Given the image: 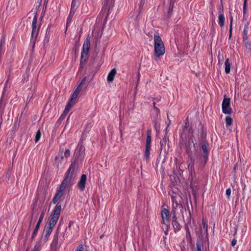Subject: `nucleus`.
Wrapping results in <instances>:
<instances>
[{
	"instance_id": "f257e3e1",
	"label": "nucleus",
	"mask_w": 251,
	"mask_h": 251,
	"mask_svg": "<svg viewBox=\"0 0 251 251\" xmlns=\"http://www.w3.org/2000/svg\"><path fill=\"white\" fill-rule=\"evenodd\" d=\"M154 55L158 57L163 55L165 53V47L162 39L158 33L154 34Z\"/></svg>"
},
{
	"instance_id": "f03ea898",
	"label": "nucleus",
	"mask_w": 251,
	"mask_h": 251,
	"mask_svg": "<svg viewBox=\"0 0 251 251\" xmlns=\"http://www.w3.org/2000/svg\"><path fill=\"white\" fill-rule=\"evenodd\" d=\"M170 217L171 215L169 210L167 208L162 207L161 210V224L162 225V228L165 234H168L169 228L170 227Z\"/></svg>"
},
{
	"instance_id": "7ed1b4c3",
	"label": "nucleus",
	"mask_w": 251,
	"mask_h": 251,
	"mask_svg": "<svg viewBox=\"0 0 251 251\" xmlns=\"http://www.w3.org/2000/svg\"><path fill=\"white\" fill-rule=\"evenodd\" d=\"M90 39L91 37L89 35H88L86 40L85 41L82 48V51L81 52V61L80 65L81 68H83V65H84L86 60H87V55L89 51V49L90 47Z\"/></svg>"
},
{
	"instance_id": "20e7f679",
	"label": "nucleus",
	"mask_w": 251,
	"mask_h": 251,
	"mask_svg": "<svg viewBox=\"0 0 251 251\" xmlns=\"http://www.w3.org/2000/svg\"><path fill=\"white\" fill-rule=\"evenodd\" d=\"M61 211V205L60 204H57L53 210L52 214L50 216V220L48 226L52 228L54 227L58 220Z\"/></svg>"
},
{
	"instance_id": "39448f33",
	"label": "nucleus",
	"mask_w": 251,
	"mask_h": 251,
	"mask_svg": "<svg viewBox=\"0 0 251 251\" xmlns=\"http://www.w3.org/2000/svg\"><path fill=\"white\" fill-rule=\"evenodd\" d=\"M75 170V163H72L66 173L65 177L63 180V182L69 185L74 181L75 178V176L74 175Z\"/></svg>"
},
{
	"instance_id": "423d86ee",
	"label": "nucleus",
	"mask_w": 251,
	"mask_h": 251,
	"mask_svg": "<svg viewBox=\"0 0 251 251\" xmlns=\"http://www.w3.org/2000/svg\"><path fill=\"white\" fill-rule=\"evenodd\" d=\"M201 149L203 153L199 156L198 160L201 164V165L202 167H203L207 162L209 154V152L205 142H203L202 143Z\"/></svg>"
},
{
	"instance_id": "0eeeda50",
	"label": "nucleus",
	"mask_w": 251,
	"mask_h": 251,
	"mask_svg": "<svg viewBox=\"0 0 251 251\" xmlns=\"http://www.w3.org/2000/svg\"><path fill=\"white\" fill-rule=\"evenodd\" d=\"M37 18L38 16L37 14H35L34 15V17L33 18L32 22V32H31V40H33L34 42H35L37 36L39 32V28H37Z\"/></svg>"
},
{
	"instance_id": "6e6552de",
	"label": "nucleus",
	"mask_w": 251,
	"mask_h": 251,
	"mask_svg": "<svg viewBox=\"0 0 251 251\" xmlns=\"http://www.w3.org/2000/svg\"><path fill=\"white\" fill-rule=\"evenodd\" d=\"M230 98H227L225 96L222 104V111L224 113L227 114L232 113L233 111L230 106Z\"/></svg>"
},
{
	"instance_id": "1a4fd4ad",
	"label": "nucleus",
	"mask_w": 251,
	"mask_h": 251,
	"mask_svg": "<svg viewBox=\"0 0 251 251\" xmlns=\"http://www.w3.org/2000/svg\"><path fill=\"white\" fill-rule=\"evenodd\" d=\"M114 0H104V12H106L104 22H106L107 18L109 15V12L110 9L113 7Z\"/></svg>"
},
{
	"instance_id": "9d476101",
	"label": "nucleus",
	"mask_w": 251,
	"mask_h": 251,
	"mask_svg": "<svg viewBox=\"0 0 251 251\" xmlns=\"http://www.w3.org/2000/svg\"><path fill=\"white\" fill-rule=\"evenodd\" d=\"M186 120L187 122H185V125L183 128L182 133L181 134V137L182 138H186V137H190L193 134L191 129H188L189 122L187 119Z\"/></svg>"
},
{
	"instance_id": "9b49d317",
	"label": "nucleus",
	"mask_w": 251,
	"mask_h": 251,
	"mask_svg": "<svg viewBox=\"0 0 251 251\" xmlns=\"http://www.w3.org/2000/svg\"><path fill=\"white\" fill-rule=\"evenodd\" d=\"M86 179V175L85 174H83L81 176L80 179L77 184V186L81 191H83L85 189Z\"/></svg>"
},
{
	"instance_id": "f8f14e48",
	"label": "nucleus",
	"mask_w": 251,
	"mask_h": 251,
	"mask_svg": "<svg viewBox=\"0 0 251 251\" xmlns=\"http://www.w3.org/2000/svg\"><path fill=\"white\" fill-rule=\"evenodd\" d=\"M44 212H43L41 213V214L40 215L39 220H38V221L36 225L35 228L32 233V237H31L32 239H33L34 238L35 235L36 234V233L38 230V229L39 228L40 224L41 223V222L44 218Z\"/></svg>"
},
{
	"instance_id": "ddd939ff",
	"label": "nucleus",
	"mask_w": 251,
	"mask_h": 251,
	"mask_svg": "<svg viewBox=\"0 0 251 251\" xmlns=\"http://www.w3.org/2000/svg\"><path fill=\"white\" fill-rule=\"evenodd\" d=\"M218 23L221 27H223L224 25L225 16L223 10L219 12Z\"/></svg>"
},
{
	"instance_id": "4468645a",
	"label": "nucleus",
	"mask_w": 251,
	"mask_h": 251,
	"mask_svg": "<svg viewBox=\"0 0 251 251\" xmlns=\"http://www.w3.org/2000/svg\"><path fill=\"white\" fill-rule=\"evenodd\" d=\"M78 95V94L74 92L71 97V99L69 100L67 105L72 107L76 102Z\"/></svg>"
},
{
	"instance_id": "2eb2a0df",
	"label": "nucleus",
	"mask_w": 251,
	"mask_h": 251,
	"mask_svg": "<svg viewBox=\"0 0 251 251\" xmlns=\"http://www.w3.org/2000/svg\"><path fill=\"white\" fill-rule=\"evenodd\" d=\"M116 74V69H113L108 74L107 76V81L108 82H112L114 80V76Z\"/></svg>"
},
{
	"instance_id": "dca6fc26",
	"label": "nucleus",
	"mask_w": 251,
	"mask_h": 251,
	"mask_svg": "<svg viewBox=\"0 0 251 251\" xmlns=\"http://www.w3.org/2000/svg\"><path fill=\"white\" fill-rule=\"evenodd\" d=\"M63 193L56 191V193L52 199V202L55 204L60 200L63 196Z\"/></svg>"
},
{
	"instance_id": "f3484780",
	"label": "nucleus",
	"mask_w": 251,
	"mask_h": 251,
	"mask_svg": "<svg viewBox=\"0 0 251 251\" xmlns=\"http://www.w3.org/2000/svg\"><path fill=\"white\" fill-rule=\"evenodd\" d=\"M173 220L172 221V225L174 228L175 231H178L180 229V225L176 221V218L175 214L173 217Z\"/></svg>"
},
{
	"instance_id": "a211bd4d",
	"label": "nucleus",
	"mask_w": 251,
	"mask_h": 251,
	"mask_svg": "<svg viewBox=\"0 0 251 251\" xmlns=\"http://www.w3.org/2000/svg\"><path fill=\"white\" fill-rule=\"evenodd\" d=\"M147 139L146 143V146L151 147V130L149 129L147 131Z\"/></svg>"
},
{
	"instance_id": "6ab92c4d",
	"label": "nucleus",
	"mask_w": 251,
	"mask_h": 251,
	"mask_svg": "<svg viewBox=\"0 0 251 251\" xmlns=\"http://www.w3.org/2000/svg\"><path fill=\"white\" fill-rule=\"evenodd\" d=\"M231 64L229 61V58H227L225 61V72L226 74H228L230 71Z\"/></svg>"
},
{
	"instance_id": "aec40b11",
	"label": "nucleus",
	"mask_w": 251,
	"mask_h": 251,
	"mask_svg": "<svg viewBox=\"0 0 251 251\" xmlns=\"http://www.w3.org/2000/svg\"><path fill=\"white\" fill-rule=\"evenodd\" d=\"M71 108V106H69L68 105H67L63 114L61 115V116L59 118L60 120H62L65 118Z\"/></svg>"
},
{
	"instance_id": "412c9836",
	"label": "nucleus",
	"mask_w": 251,
	"mask_h": 251,
	"mask_svg": "<svg viewBox=\"0 0 251 251\" xmlns=\"http://www.w3.org/2000/svg\"><path fill=\"white\" fill-rule=\"evenodd\" d=\"M68 185V184H67V183L62 181V182L61 183V185L59 186V187L57 190V191L64 193V192L66 188V187Z\"/></svg>"
},
{
	"instance_id": "4be33fe9",
	"label": "nucleus",
	"mask_w": 251,
	"mask_h": 251,
	"mask_svg": "<svg viewBox=\"0 0 251 251\" xmlns=\"http://www.w3.org/2000/svg\"><path fill=\"white\" fill-rule=\"evenodd\" d=\"M202 228L205 229V232H206V237L208 236V231H207V225L206 223V222L204 219L202 220V226L201 227V230L202 231Z\"/></svg>"
},
{
	"instance_id": "5701e85b",
	"label": "nucleus",
	"mask_w": 251,
	"mask_h": 251,
	"mask_svg": "<svg viewBox=\"0 0 251 251\" xmlns=\"http://www.w3.org/2000/svg\"><path fill=\"white\" fill-rule=\"evenodd\" d=\"M41 248V241H38L36 243L33 250L31 251H40Z\"/></svg>"
},
{
	"instance_id": "b1692460",
	"label": "nucleus",
	"mask_w": 251,
	"mask_h": 251,
	"mask_svg": "<svg viewBox=\"0 0 251 251\" xmlns=\"http://www.w3.org/2000/svg\"><path fill=\"white\" fill-rule=\"evenodd\" d=\"M5 108V103H3L1 99L0 101V117L2 118V114Z\"/></svg>"
},
{
	"instance_id": "393cba45",
	"label": "nucleus",
	"mask_w": 251,
	"mask_h": 251,
	"mask_svg": "<svg viewBox=\"0 0 251 251\" xmlns=\"http://www.w3.org/2000/svg\"><path fill=\"white\" fill-rule=\"evenodd\" d=\"M80 3V0H73L72 2L71 6L75 8H77Z\"/></svg>"
},
{
	"instance_id": "a878e982",
	"label": "nucleus",
	"mask_w": 251,
	"mask_h": 251,
	"mask_svg": "<svg viewBox=\"0 0 251 251\" xmlns=\"http://www.w3.org/2000/svg\"><path fill=\"white\" fill-rule=\"evenodd\" d=\"M151 147L146 146V150L145 151V157L147 160H148L150 157V151Z\"/></svg>"
},
{
	"instance_id": "bb28decb",
	"label": "nucleus",
	"mask_w": 251,
	"mask_h": 251,
	"mask_svg": "<svg viewBox=\"0 0 251 251\" xmlns=\"http://www.w3.org/2000/svg\"><path fill=\"white\" fill-rule=\"evenodd\" d=\"M248 32V26L247 25H245L243 31V39L247 40V34Z\"/></svg>"
},
{
	"instance_id": "cd10ccee",
	"label": "nucleus",
	"mask_w": 251,
	"mask_h": 251,
	"mask_svg": "<svg viewBox=\"0 0 251 251\" xmlns=\"http://www.w3.org/2000/svg\"><path fill=\"white\" fill-rule=\"evenodd\" d=\"M176 0H170V5H169V14H172L173 12V9L174 7V4L175 3Z\"/></svg>"
},
{
	"instance_id": "c85d7f7f",
	"label": "nucleus",
	"mask_w": 251,
	"mask_h": 251,
	"mask_svg": "<svg viewBox=\"0 0 251 251\" xmlns=\"http://www.w3.org/2000/svg\"><path fill=\"white\" fill-rule=\"evenodd\" d=\"M226 126H229L231 125L232 123V118L229 116H226Z\"/></svg>"
},
{
	"instance_id": "c756f323",
	"label": "nucleus",
	"mask_w": 251,
	"mask_h": 251,
	"mask_svg": "<svg viewBox=\"0 0 251 251\" xmlns=\"http://www.w3.org/2000/svg\"><path fill=\"white\" fill-rule=\"evenodd\" d=\"M186 238L188 241H191L192 240V239H191V234H190V232L189 231V228L188 226L186 227Z\"/></svg>"
},
{
	"instance_id": "7c9ffc66",
	"label": "nucleus",
	"mask_w": 251,
	"mask_h": 251,
	"mask_svg": "<svg viewBox=\"0 0 251 251\" xmlns=\"http://www.w3.org/2000/svg\"><path fill=\"white\" fill-rule=\"evenodd\" d=\"M52 228H53L52 227H50L49 226H47V227L46 228V234H45V236L46 237H48L50 235V234L52 232Z\"/></svg>"
},
{
	"instance_id": "2f4dec72",
	"label": "nucleus",
	"mask_w": 251,
	"mask_h": 251,
	"mask_svg": "<svg viewBox=\"0 0 251 251\" xmlns=\"http://www.w3.org/2000/svg\"><path fill=\"white\" fill-rule=\"evenodd\" d=\"M41 133L40 131V130H38L37 132H36L35 138V141L36 143H37L40 139L41 137Z\"/></svg>"
},
{
	"instance_id": "473e14b6",
	"label": "nucleus",
	"mask_w": 251,
	"mask_h": 251,
	"mask_svg": "<svg viewBox=\"0 0 251 251\" xmlns=\"http://www.w3.org/2000/svg\"><path fill=\"white\" fill-rule=\"evenodd\" d=\"M87 79V77L86 76L84 77L81 80V82L79 83V84L78 85V86L79 87L82 89L83 87L84 83H85Z\"/></svg>"
},
{
	"instance_id": "72a5a7b5",
	"label": "nucleus",
	"mask_w": 251,
	"mask_h": 251,
	"mask_svg": "<svg viewBox=\"0 0 251 251\" xmlns=\"http://www.w3.org/2000/svg\"><path fill=\"white\" fill-rule=\"evenodd\" d=\"M76 9H77L76 8H75V7L73 8V7L71 6L70 13V15H69V18H72V17L74 15V14L75 13V11Z\"/></svg>"
},
{
	"instance_id": "f704fd0d",
	"label": "nucleus",
	"mask_w": 251,
	"mask_h": 251,
	"mask_svg": "<svg viewBox=\"0 0 251 251\" xmlns=\"http://www.w3.org/2000/svg\"><path fill=\"white\" fill-rule=\"evenodd\" d=\"M77 149L79 151L80 155H82L84 153V148L82 145H78Z\"/></svg>"
},
{
	"instance_id": "c9c22d12",
	"label": "nucleus",
	"mask_w": 251,
	"mask_h": 251,
	"mask_svg": "<svg viewBox=\"0 0 251 251\" xmlns=\"http://www.w3.org/2000/svg\"><path fill=\"white\" fill-rule=\"evenodd\" d=\"M178 206V204L177 201H176L175 204H173V205H172V206H173L172 211L174 212V215L175 214L176 209V208Z\"/></svg>"
},
{
	"instance_id": "e433bc0d",
	"label": "nucleus",
	"mask_w": 251,
	"mask_h": 251,
	"mask_svg": "<svg viewBox=\"0 0 251 251\" xmlns=\"http://www.w3.org/2000/svg\"><path fill=\"white\" fill-rule=\"evenodd\" d=\"M232 18H231L230 26H229V39L231 38V35H232Z\"/></svg>"
},
{
	"instance_id": "4c0bfd02",
	"label": "nucleus",
	"mask_w": 251,
	"mask_h": 251,
	"mask_svg": "<svg viewBox=\"0 0 251 251\" xmlns=\"http://www.w3.org/2000/svg\"><path fill=\"white\" fill-rule=\"evenodd\" d=\"M247 0H244V5H243V13L244 14L246 13L247 12Z\"/></svg>"
},
{
	"instance_id": "58836bf2",
	"label": "nucleus",
	"mask_w": 251,
	"mask_h": 251,
	"mask_svg": "<svg viewBox=\"0 0 251 251\" xmlns=\"http://www.w3.org/2000/svg\"><path fill=\"white\" fill-rule=\"evenodd\" d=\"M70 155V151L69 149H67L65 150L64 152V156L66 158H68Z\"/></svg>"
},
{
	"instance_id": "ea45409f",
	"label": "nucleus",
	"mask_w": 251,
	"mask_h": 251,
	"mask_svg": "<svg viewBox=\"0 0 251 251\" xmlns=\"http://www.w3.org/2000/svg\"><path fill=\"white\" fill-rule=\"evenodd\" d=\"M202 244L199 242H197V251H201V247Z\"/></svg>"
},
{
	"instance_id": "a19ab883",
	"label": "nucleus",
	"mask_w": 251,
	"mask_h": 251,
	"mask_svg": "<svg viewBox=\"0 0 251 251\" xmlns=\"http://www.w3.org/2000/svg\"><path fill=\"white\" fill-rule=\"evenodd\" d=\"M166 137H165L163 139L160 141V145H161V148H162V147L163 146H165L166 145Z\"/></svg>"
},
{
	"instance_id": "79ce46f5",
	"label": "nucleus",
	"mask_w": 251,
	"mask_h": 251,
	"mask_svg": "<svg viewBox=\"0 0 251 251\" xmlns=\"http://www.w3.org/2000/svg\"><path fill=\"white\" fill-rule=\"evenodd\" d=\"M84 251V248L82 244L79 245L75 250V251Z\"/></svg>"
},
{
	"instance_id": "37998d69",
	"label": "nucleus",
	"mask_w": 251,
	"mask_h": 251,
	"mask_svg": "<svg viewBox=\"0 0 251 251\" xmlns=\"http://www.w3.org/2000/svg\"><path fill=\"white\" fill-rule=\"evenodd\" d=\"M81 90V88L77 86L76 88L75 89V91H74V93L78 95L79 92H80Z\"/></svg>"
},
{
	"instance_id": "c03bdc74",
	"label": "nucleus",
	"mask_w": 251,
	"mask_h": 251,
	"mask_svg": "<svg viewBox=\"0 0 251 251\" xmlns=\"http://www.w3.org/2000/svg\"><path fill=\"white\" fill-rule=\"evenodd\" d=\"M81 90V88L77 86L76 88L75 89V91H74V93L78 95L79 92H80Z\"/></svg>"
},
{
	"instance_id": "a18cd8bd",
	"label": "nucleus",
	"mask_w": 251,
	"mask_h": 251,
	"mask_svg": "<svg viewBox=\"0 0 251 251\" xmlns=\"http://www.w3.org/2000/svg\"><path fill=\"white\" fill-rule=\"evenodd\" d=\"M230 194H231V190L230 188H228L226 190V195L229 198Z\"/></svg>"
},
{
	"instance_id": "49530a36",
	"label": "nucleus",
	"mask_w": 251,
	"mask_h": 251,
	"mask_svg": "<svg viewBox=\"0 0 251 251\" xmlns=\"http://www.w3.org/2000/svg\"><path fill=\"white\" fill-rule=\"evenodd\" d=\"M176 196L171 195L173 204H175L176 201H177L176 199Z\"/></svg>"
},
{
	"instance_id": "de8ad7c7",
	"label": "nucleus",
	"mask_w": 251,
	"mask_h": 251,
	"mask_svg": "<svg viewBox=\"0 0 251 251\" xmlns=\"http://www.w3.org/2000/svg\"><path fill=\"white\" fill-rule=\"evenodd\" d=\"M236 242H237V241L236 239H233L231 242V245L232 246H234L236 245Z\"/></svg>"
},
{
	"instance_id": "09e8293b",
	"label": "nucleus",
	"mask_w": 251,
	"mask_h": 251,
	"mask_svg": "<svg viewBox=\"0 0 251 251\" xmlns=\"http://www.w3.org/2000/svg\"><path fill=\"white\" fill-rule=\"evenodd\" d=\"M140 74L139 73H138V79H137V84H138L139 80H140Z\"/></svg>"
},
{
	"instance_id": "8fccbe9b",
	"label": "nucleus",
	"mask_w": 251,
	"mask_h": 251,
	"mask_svg": "<svg viewBox=\"0 0 251 251\" xmlns=\"http://www.w3.org/2000/svg\"><path fill=\"white\" fill-rule=\"evenodd\" d=\"M144 4V0H141L140 7H141V6L143 5Z\"/></svg>"
},
{
	"instance_id": "3c124183",
	"label": "nucleus",
	"mask_w": 251,
	"mask_h": 251,
	"mask_svg": "<svg viewBox=\"0 0 251 251\" xmlns=\"http://www.w3.org/2000/svg\"><path fill=\"white\" fill-rule=\"evenodd\" d=\"M154 126L155 128V129H156V130H157V128H158V126H157V123H156V122H154Z\"/></svg>"
},
{
	"instance_id": "603ef678",
	"label": "nucleus",
	"mask_w": 251,
	"mask_h": 251,
	"mask_svg": "<svg viewBox=\"0 0 251 251\" xmlns=\"http://www.w3.org/2000/svg\"><path fill=\"white\" fill-rule=\"evenodd\" d=\"M193 167H194V164H191H191H189V165H188V168H190V169H191V170L193 169Z\"/></svg>"
},
{
	"instance_id": "864d4df0",
	"label": "nucleus",
	"mask_w": 251,
	"mask_h": 251,
	"mask_svg": "<svg viewBox=\"0 0 251 251\" xmlns=\"http://www.w3.org/2000/svg\"><path fill=\"white\" fill-rule=\"evenodd\" d=\"M154 109L155 110L156 113H159L160 111H159V109L156 107V106H154Z\"/></svg>"
},
{
	"instance_id": "5fc2aeb1",
	"label": "nucleus",
	"mask_w": 251,
	"mask_h": 251,
	"mask_svg": "<svg viewBox=\"0 0 251 251\" xmlns=\"http://www.w3.org/2000/svg\"><path fill=\"white\" fill-rule=\"evenodd\" d=\"M7 81L8 80L6 81V83H5V87L4 88V89H3V92H2V95H3L4 94V93H5V87H6V84L7 83Z\"/></svg>"
},
{
	"instance_id": "6e6d98bb",
	"label": "nucleus",
	"mask_w": 251,
	"mask_h": 251,
	"mask_svg": "<svg viewBox=\"0 0 251 251\" xmlns=\"http://www.w3.org/2000/svg\"><path fill=\"white\" fill-rule=\"evenodd\" d=\"M238 164L236 163L235 166H234V171H235V170L237 169V168H238Z\"/></svg>"
},
{
	"instance_id": "4d7b16f0",
	"label": "nucleus",
	"mask_w": 251,
	"mask_h": 251,
	"mask_svg": "<svg viewBox=\"0 0 251 251\" xmlns=\"http://www.w3.org/2000/svg\"><path fill=\"white\" fill-rule=\"evenodd\" d=\"M73 223L72 222L70 221L69 224V227H71V225H72Z\"/></svg>"
},
{
	"instance_id": "13d9d810",
	"label": "nucleus",
	"mask_w": 251,
	"mask_h": 251,
	"mask_svg": "<svg viewBox=\"0 0 251 251\" xmlns=\"http://www.w3.org/2000/svg\"><path fill=\"white\" fill-rule=\"evenodd\" d=\"M71 18H69V17L67 19V23L69 22V21H71Z\"/></svg>"
},
{
	"instance_id": "bf43d9fd",
	"label": "nucleus",
	"mask_w": 251,
	"mask_h": 251,
	"mask_svg": "<svg viewBox=\"0 0 251 251\" xmlns=\"http://www.w3.org/2000/svg\"><path fill=\"white\" fill-rule=\"evenodd\" d=\"M58 159V156H56L55 158V160H57Z\"/></svg>"
},
{
	"instance_id": "052dcab7",
	"label": "nucleus",
	"mask_w": 251,
	"mask_h": 251,
	"mask_svg": "<svg viewBox=\"0 0 251 251\" xmlns=\"http://www.w3.org/2000/svg\"><path fill=\"white\" fill-rule=\"evenodd\" d=\"M153 107L154 108V106H155V103L154 102L153 103Z\"/></svg>"
},
{
	"instance_id": "680f3d73",
	"label": "nucleus",
	"mask_w": 251,
	"mask_h": 251,
	"mask_svg": "<svg viewBox=\"0 0 251 251\" xmlns=\"http://www.w3.org/2000/svg\"><path fill=\"white\" fill-rule=\"evenodd\" d=\"M63 158H64V156H62L61 157V159L62 160L63 159Z\"/></svg>"
},
{
	"instance_id": "e2e57ef3",
	"label": "nucleus",
	"mask_w": 251,
	"mask_h": 251,
	"mask_svg": "<svg viewBox=\"0 0 251 251\" xmlns=\"http://www.w3.org/2000/svg\"><path fill=\"white\" fill-rule=\"evenodd\" d=\"M25 251H28V250H26Z\"/></svg>"
}]
</instances>
